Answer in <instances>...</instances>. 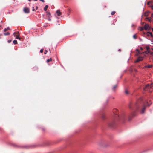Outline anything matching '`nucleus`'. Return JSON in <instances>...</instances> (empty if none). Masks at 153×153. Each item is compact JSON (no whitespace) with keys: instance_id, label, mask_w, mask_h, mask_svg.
<instances>
[{"instance_id":"1","label":"nucleus","mask_w":153,"mask_h":153,"mask_svg":"<svg viewBox=\"0 0 153 153\" xmlns=\"http://www.w3.org/2000/svg\"><path fill=\"white\" fill-rule=\"evenodd\" d=\"M46 16L47 18L48 19V20L49 21H51V16L50 13L49 12H46Z\"/></svg>"},{"instance_id":"2","label":"nucleus","mask_w":153,"mask_h":153,"mask_svg":"<svg viewBox=\"0 0 153 153\" xmlns=\"http://www.w3.org/2000/svg\"><path fill=\"white\" fill-rule=\"evenodd\" d=\"M144 28L146 30H149L150 29V27L148 24L146 23L144 26Z\"/></svg>"},{"instance_id":"3","label":"nucleus","mask_w":153,"mask_h":153,"mask_svg":"<svg viewBox=\"0 0 153 153\" xmlns=\"http://www.w3.org/2000/svg\"><path fill=\"white\" fill-rule=\"evenodd\" d=\"M24 11L26 13H28L29 12V9L27 7H25L23 9Z\"/></svg>"},{"instance_id":"4","label":"nucleus","mask_w":153,"mask_h":153,"mask_svg":"<svg viewBox=\"0 0 153 153\" xmlns=\"http://www.w3.org/2000/svg\"><path fill=\"white\" fill-rule=\"evenodd\" d=\"M143 57H138V59H137V60H136L135 62H137L139 61H141L143 60Z\"/></svg>"},{"instance_id":"5","label":"nucleus","mask_w":153,"mask_h":153,"mask_svg":"<svg viewBox=\"0 0 153 153\" xmlns=\"http://www.w3.org/2000/svg\"><path fill=\"white\" fill-rule=\"evenodd\" d=\"M56 13L58 16H60L61 14V13L59 10H57Z\"/></svg>"},{"instance_id":"6","label":"nucleus","mask_w":153,"mask_h":153,"mask_svg":"<svg viewBox=\"0 0 153 153\" xmlns=\"http://www.w3.org/2000/svg\"><path fill=\"white\" fill-rule=\"evenodd\" d=\"M19 33V32H15L13 33V35L14 36L16 37L17 35Z\"/></svg>"},{"instance_id":"7","label":"nucleus","mask_w":153,"mask_h":153,"mask_svg":"<svg viewBox=\"0 0 153 153\" xmlns=\"http://www.w3.org/2000/svg\"><path fill=\"white\" fill-rule=\"evenodd\" d=\"M152 65H149L146 66H145V67L147 68H152Z\"/></svg>"},{"instance_id":"8","label":"nucleus","mask_w":153,"mask_h":153,"mask_svg":"<svg viewBox=\"0 0 153 153\" xmlns=\"http://www.w3.org/2000/svg\"><path fill=\"white\" fill-rule=\"evenodd\" d=\"M145 20L146 21H148L149 22H150L151 20V18H146Z\"/></svg>"},{"instance_id":"9","label":"nucleus","mask_w":153,"mask_h":153,"mask_svg":"<svg viewBox=\"0 0 153 153\" xmlns=\"http://www.w3.org/2000/svg\"><path fill=\"white\" fill-rule=\"evenodd\" d=\"M48 7V6L47 5H45V7L44 8V10L45 11H46L47 10V9Z\"/></svg>"},{"instance_id":"10","label":"nucleus","mask_w":153,"mask_h":153,"mask_svg":"<svg viewBox=\"0 0 153 153\" xmlns=\"http://www.w3.org/2000/svg\"><path fill=\"white\" fill-rule=\"evenodd\" d=\"M16 39H19V40L21 39V38L19 36V34L17 35L16 37Z\"/></svg>"},{"instance_id":"11","label":"nucleus","mask_w":153,"mask_h":153,"mask_svg":"<svg viewBox=\"0 0 153 153\" xmlns=\"http://www.w3.org/2000/svg\"><path fill=\"white\" fill-rule=\"evenodd\" d=\"M145 110V108H143L142 109L141 113H144Z\"/></svg>"},{"instance_id":"12","label":"nucleus","mask_w":153,"mask_h":153,"mask_svg":"<svg viewBox=\"0 0 153 153\" xmlns=\"http://www.w3.org/2000/svg\"><path fill=\"white\" fill-rule=\"evenodd\" d=\"M52 61V59L51 58H50L49 59H47V62L48 63L49 62H50V61Z\"/></svg>"},{"instance_id":"13","label":"nucleus","mask_w":153,"mask_h":153,"mask_svg":"<svg viewBox=\"0 0 153 153\" xmlns=\"http://www.w3.org/2000/svg\"><path fill=\"white\" fill-rule=\"evenodd\" d=\"M13 42L14 43V44H17V40H14Z\"/></svg>"},{"instance_id":"14","label":"nucleus","mask_w":153,"mask_h":153,"mask_svg":"<svg viewBox=\"0 0 153 153\" xmlns=\"http://www.w3.org/2000/svg\"><path fill=\"white\" fill-rule=\"evenodd\" d=\"M125 92L126 94H128L129 91L128 90H125Z\"/></svg>"},{"instance_id":"15","label":"nucleus","mask_w":153,"mask_h":153,"mask_svg":"<svg viewBox=\"0 0 153 153\" xmlns=\"http://www.w3.org/2000/svg\"><path fill=\"white\" fill-rule=\"evenodd\" d=\"M143 29L144 28L143 27H140L139 29L140 31H142L143 30Z\"/></svg>"},{"instance_id":"16","label":"nucleus","mask_w":153,"mask_h":153,"mask_svg":"<svg viewBox=\"0 0 153 153\" xmlns=\"http://www.w3.org/2000/svg\"><path fill=\"white\" fill-rule=\"evenodd\" d=\"M9 29V28H5L4 29V32L6 31L7 30Z\"/></svg>"},{"instance_id":"17","label":"nucleus","mask_w":153,"mask_h":153,"mask_svg":"<svg viewBox=\"0 0 153 153\" xmlns=\"http://www.w3.org/2000/svg\"><path fill=\"white\" fill-rule=\"evenodd\" d=\"M9 34H10V33L9 32H7V33H4V34L5 35H9Z\"/></svg>"},{"instance_id":"18","label":"nucleus","mask_w":153,"mask_h":153,"mask_svg":"<svg viewBox=\"0 0 153 153\" xmlns=\"http://www.w3.org/2000/svg\"><path fill=\"white\" fill-rule=\"evenodd\" d=\"M115 12H114V11H113V12H111V14L112 15H114V14H115Z\"/></svg>"},{"instance_id":"19","label":"nucleus","mask_w":153,"mask_h":153,"mask_svg":"<svg viewBox=\"0 0 153 153\" xmlns=\"http://www.w3.org/2000/svg\"><path fill=\"white\" fill-rule=\"evenodd\" d=\"M145 16H148V14L147 13H145Z\"/></svg>"},{"instance_id":"20","label":"nucleus","mask_w":153,"mask_h":153,"mask_svg":"<svg viewBox=\"0 0 153 153\" xmlns=\"http://www.w3.org/2000/svg\"><path fill=\"white\" fill-rule=\"evenodd\" d=\"M148 33H149V34H150L151 36H152V33L151 32H148Z\"/></svg>"},{"instance_id":"21","label":"nucleus","mask_w":153,"mask_h":153,"mask_svg":"<svg viewBox=\"0 0 153 153\" xmlns=\"http://www.w3.org/2000/svg\"><path fill=\"white\" fill-rule=\"evenodd\" d=\"M133 38H134V39H136V35H133Z\"/></svg>"},{"instance_id":"22","label":"nucleus","mask_w":153,"mask_h":153,"mask_svg":"<svg viewBox=\"0 0 153 153\" xmlns=\"http://www.w3.org/2000/svg\"><path fill=\"white\" fill-rule=\"evenodd\" d=\"M40 52H41V53H42L43 52V50L42 49H41L40 50Z\"/></svg>"},{"instance_id":"23","label":"nucleus","mask_w":153,"mask_h":153,"mask_svg":"<svg viewBox=\"0 0 153 153\" xmlns=\"http://www.w3.org/2000/svg\"><path fill=\"white\" fill-rule=\"evenodd\" d=\"M149 86V84H148V85H147L146 86V87H148V86Z\"/></svg>"},{"instance_id":"24","label":"nucleus","mask_w":153,"mask_h":153,"mask_svg":"<svg viewBox=\"0 0 153 153\" xmlns=\"http://www.w3.org/2000/svg\"><path fill=\"white\" fill-rule=\"evenodd\" d=\"M144 53H148V51H145V52H144Z\"/></svg>"},{"instance_id":"25","label":"nucleus","mask_w":153,"mask_h":153,"mask_svg":"<svg viewBox=\"0 0 153 153\" xmlns=\"http://www.w3.org/2000/svg\"><path fill=\"white\" fill-rule=\"evenodd\" d=\"M116 87H117V86H114V87H113V88H114V89H115V88H116Z\"/></svg>"},{"instance_id":"26","label":"nucleus","mask_w":153,"mask_h":153,"mask_svg":"<svg viewBox=\"0 0 153 153\" xmlns=\"http://www.w3.org/2000/svg\"><path fill=\"white\" fill-rule=\"evenodd\" d=\"M40 1H42L43 2H44V0H40Z\"/></svg>"},{"instance_id":"27","label":"nucleus","mask_w":153,"mask_h":153,"mask_svg":"<svg viewBox=\"0 0 153 153\" xmlns=\"http://www.w3.org/2000/svg\"><path fill=\"white\" fill-rule=\"evenodd\" d=\"M10 41H10V40H8V42H9V43H10Z\"/></svg>"},{"instance_id":"28","label":"nucleus","mask_w":153,"mask_h":153,"mask_svg":"<svg viewBox=\"0 0 153 153\" xmlns=\"http://www.w3.org/2000/svg\"><path fill=\"white\" fill-rule=\"evenodd\" d=\"M152 17H153V13L152 14Z\"/></svg>"},{"instance_id":"29","label":"nucleus","mask_w":153,"mask_h":153,"mask_svg":"<svg viewBox=\"0 0 153 153\" xmlns=\"http://www.w3.org/2000/svg\"><path fill=\"white\" fill-rule=\"evenodd\" d=\"M33 11H34V10H34L33 9Z\"/></svg>"},{"instance_id":"30","label":"nucleus","mask_w":153,"mask_h":153,"mask_svg":"<svg viewBox=\"0 0 153 153\" xmlns=\"http://www.w3.org/2000/svg\"><path fill=\"white\" fill-rule=\"evenodd\" d=\"M140 49H141V50H142V48H140Z\"/></svg>"},{"instance_id":"31","label":"nucleus","mask_w":153,"mask_h":153,"mask_svg":"<svg viewBox=\"0 0 153 153\" xmlns=\"http://www.w3.org/2000/svg\"><path fill=\"white\" fill-rule=\"evenodd\" d=\"M132 26H134V25L133 24V25H132Z\"/></svg>"},{"instance_id":"32","label":"nucleus","mask_w":153,"mask_h":153,"mask_svg":"<svg viewBox=\"0 0 153 153\" xmlns=\"http://www.w3.org/2000/svg\"><path fill=\"white\" fill-rule=\"evenodd\" d=\"M152 31H153V28H152Z\"/></svg>"},{"instance_id":"33","label":"nucleus","mask_w":153,"mask_h":153,"mask_svg":"<svg viewBox=\"0 0 153 153\" xmlns=\"http://www.w3.org/2000/svg\"><path fill=\"white\" fill-rule=\"evenodd\" d=\"M29 1H31V0H29Z\"/></svg>"},{"instance_id":"34","label":"nucleus","mask_w":153,"mask_h":153,"mask_svg":"<svg viewBox=\"0 0 153 153\" xmlns=\"http://www.w3.org/2000/svg\"><path fill=\"white\" fill-rule=\"evenodd\" d=\"M136 50H137V51H138V49H137Z\"/></svg>"},{"instance_id":"35","label":"nucleus","mask_w":153,"mask_h":153,"mask_svg":"<svg viewBox=\"0 0 153 153\" xmlns=\"http://www.w3.org/2000/svg\"><path fill=\"white\" fill-rule=\"evenodd\" d=\"M152 9H153V8Z\"/></svg>"}]
</instances>
